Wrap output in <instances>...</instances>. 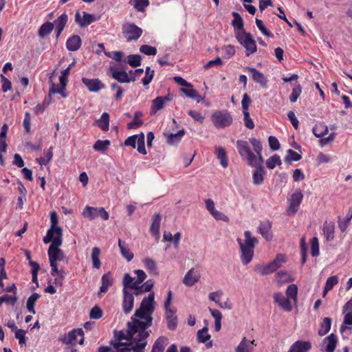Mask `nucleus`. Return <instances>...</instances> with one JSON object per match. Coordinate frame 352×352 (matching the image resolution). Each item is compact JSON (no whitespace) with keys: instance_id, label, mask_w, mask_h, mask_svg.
<instances>
[{"instance_id":"39448f33","label":"nucleus","mask_w":352,"mask_h":352,"mask_svg":"<svg viewBox=\"0 0 352 352\" xmlns=\"http://www.w3.org/2000/svg\"><path fill=\"white\" fill-rule=\"evenodd\" d=\"M122 34L126 38L127 42L137 41L142 35V28L133 23H126L122 25Z\"/></svg>"},{"instance_id":"72a5a7b5","label":"nucleus","mask_w":352,"mask_h":352,"mask_svg":"<svg viewBox=\"0 0 352 352\" xmlns=\"http://www.w3.org/2000/svg\"><path fill=\"white\" fill-rule=\"evenodd\" d=\"M97 126L103 131H107L109 128V115L104 112L100 118L96 121Z\"/></svg>"},{"instance_id":"864d4df0","label":"nucleus","mask_w":352,"mask_h":352,"mask_svg":"<svg viewBox=\"0 0 352 352\" xmlns=\"http://www.w3.org/2000/svg\"><path fill=\"white\" fill-rule=\"evenodd\" d=\"M280 164L281 160L277 154H274L266 161V166L270 169H274L276 165L280 166Z\"/></svg>"},{"instance_id":"6e6d98bb","label":"nucleus","mask_w":352,"mask_h":352,"mask_svg":"<svg viewBox=\"0 0 352 352\" xmlns=\"http://www.w3.org/2000/svg\"><path fill=\"white\" fill-rule=\"evenodd\" d=\"M122 283L124 286L123 289L125 290H128V289H131L134 285L136 284L135 281H134V278L128 273L124 274Z\"/></svg>"},{"instance_id":"1a4fd4ad","label":"nucleus","mask_w":352,"mask_h":352,"mask_svg":"<svg viewBox=\"0 0 352 352\" xmlns=\"http://www.w3.org/2000/svg\"><path fill=\"white\" fill-rule=\"evenodd\" d=\"M82 83L91 92H98L100 89L105 88V85L98 78H82Z\"/></svg>"},{"instance_id":"473e14b6","label":"nucleus","mask_w":352,"mask_h":352,"mask_svg":"<svg viewBox=\"0 0 352 352\" xmlns=\"http://www.w3.org/2000/svg\"><path fill=\"white\" fill-rule=\"evenodd\" d=\"M143 116L141 111H135L134 113L133 119L131 122L127 124L128 129H137L143 124V121L140 118Z\"/></svg>"},{"instance_id":"a18cd8bd","label":"nucleus","mask_w":352,"mask_h":352,"mask_svg":"<svg viewBox=\"0 0 352 352\" xmlns=\"http://www.w3.org/2000/svg\"><path fill=\"white\" fill-rule=\"evenodd\" d=\"M166 341V338L165 337L161 336L158 338L153 345L151 352H163L165 349Z\"/></svg>"},{"instance_id":"ea45409f","label":"nucleus","mask_w":352,"mask_h":352,"mask_svg":"<svg viewBox=\"0 0 352 352\" xmlns=\"http://www.w3.org/2000/svg\"><path fill=\"white\" fill-rule=\"evenodd\" d=\"M142 56L140 54H131L127 56V60H123L133 67L141 65Z\"/></svg>"},{"instance_id":"79ce46f5","label":"nucleus","mask_w":352,"mask_h":352,"mask_svg":"<svg viewBox=\"0 0 352 352\" xmlns=\"http://www.w3.org/2000/svg\"><path fill=\"white\" fill-rule=\"evenodd\" d=\"M276 270V267H274V265H273L272 262L269 263L265 265H258L256 268L258 272L260 273L261 275H267L272 274Z\"/></svg>"},{"instance_id":"0e129e2a","label":"nucleus","mask_w":352,"mask_h":352,"mask_svg":"<svg viewBox=\"0 0 352 352\" xmlns=\"http://www.w3.org/2000/svg\"><path fill=\"white\" fill-rule=\"evenodd\" d=\"M302 92V87L299 84H297L293 89L291 95L289 96V100L291 102H295L298 100Z\"/></svg>"},{"instance_id":"393cba45","label":"nucleus","mask_w":352,"mask_h":352,"mask_svg":"<svg viewBox=\"0 0 352 352\" xmlns=\"http://www.w3.org/2000/svg\"><path fill=\"white\" fill-rule=\"evenodd\" d=\"M214 154L217 158L219 160L221 165L223 168H227L228 162L225 148L222 146H216L214 148Z\"/></svg>"},{"instance_id":"9b49d317","label":"nucleus","mask_w":352,"mask_h":352,"mask_svg":"<svg viewBox=\"0 0 352 352\" xmlns=\"http://www.w3.org/2000/svg\"><path fill=\"white\" fill-rule=\"evenodd\" d=\"M245 69L252 74V80L255 82L258 83L263 88L267 87V79L263 73L254 67H246Z\"/></svg>"},{"instance_id":"3c124183","label":"nucleus","mask_w":352,"mask_h":352,"mask_svg":"<svg viewBox=\"0 0 352 352\" xmlns=\"http://www.w3.org/2000/svg\"><path fill=\"white\" fill-rule=\"evenodd\" d=\"M182 91L184 92L187 97L196 100L197 102H199L203 99L197 90L194 89L192 87L188 89L183 88L182 89Z\"/></svg>"},{"instance_id":"bf43d9fd","label":"nucleus","mask_w":352,"mask_h":352,"mask_svg":"<svg viewBox=\"0 0 352 352\" xmlns=\"http://www.w3.org/2000/svg\"><path fill=\"white\" fill-rule=\"evenodd\" d=\"M155 71L151 69L150 67H146L145 69V76L142 78V84L144 86L149 85L153 78Z\"/></svg>"},{"instance_id":"4be33fe9","label":"nucleus","mask_w":352,"mask_h":352,"mask_svg":"<svg viewBox=\"0 0 352 352\" xmlns=\"http://www.w3.org/2000/svg\"><path fill=\"white\" fill-rule=\"evenodd\" d=\"M252 172L253 184L259 186L263 183L264 176L266 175V170L264 167H254Z\"/></svg>"},{"instance_id":"cd10ccee","label":"nucleus","mask_w":352,"mask_h":352,"mask_svg":"<svg viewBox=\"0 0 352 352\" xmlns=\"http://www.w3.org/2000/svg\"><path fill=\"white\" fill-rule=\"evenodd\" d=\"M199 276L195 274L194 269L192 268L186 274L183 283L186 285L191 287L199 281Z\"/></svg>"},{"instance_id":"dca6fc26","label":"nucleus","mask_w":352,"mask_h":352,"mask_svg":"<svg viewBox=\"0 0 352 352\" xmlns=\"http://www.w3.org/2000/svg\"><path fill=\"white\" fill-rule=\"evenodd\" d=\"M50 263L58 264V261H65L67 263L68 259L62 250H47Z\"/></svg>"},{"instance_id":"a19ab883","label":"nucleus","mask_w":352,"mask_h":352,"mask_svg":"<svg viewBox=\"0 0 352 352\" xmlns=\"http://www.w3.org/2000/svg\"><path fill=\"white\" fill-rule=\"evenodd\" d=\"M312 131L316 137L322 138L328 133L329 130L327 126L320 123L313 128Z\"/></svg>"},{"instance_id":"603ef678","label":"nucleus","mask_w":352,"mask_h":352,"mask_svg":"<svg viewBox=\"0 0 352 352\" xmlns=\"http://www.w3.org/2000/svg\"><path fill=\"white\" fill-rule=\"evenodd\" d=\"M130 3L133 5L134 8L139 12H144L145 8L149 5L148 0H130Z\"/></svg>"},{"instance_id":"680f3d73","label":"nucleus","mask_w":352,"mask_h":352,"mask_svg":"<svg viewBox=\"0 0 352 352\" xmlns=\"http://www.w3.org/2000/svg\"><path fill=\"white\" fill-rule=\"evenodd\" d=\"M319 242L317 237H313L311 240V254L313 257L319 255Z\"/></svg>"},{"instance_id":"a878e982","label":"nucleus","mask_w":352,"mask_h":352,"mask_svg":"<svg viewBox=\"0 0 352 352\" xmlns=\"http://www.w3.org/2000/svg\"><path fill=\"white\" fill-rule=\"evenodd\" d=\"M254 340L250 341L243 338L235 349V352H252Z\"/></svg>"},{"instance_id":"f3484780","label":"nucleus","mask_w":352,"mask_h":352,"mask_svg":"<svg viewBox=\"0 0 352 352\" xmlns=\"http://www.w3.org/2000/svg\"><path fill=\"white\" fill-rule=\"evenodd\" d=\"M311 349L309 341L297 340L290 346L288 352H308Z\"/></svg>"},{"instance_id":"7ed1b4c3","label":"nucleus","mask_w":352,"mask_h":352,"mask_svg":"<svg viewBox=\"0 0 352 352\" xmlns=\"http://www.w3.org/2000/svg\"><path fill=\"white\" fill-rule=\"evenodd\" d=\"M244 236V241H243L241 238H237L236 241L239 245L241 252V262L243 265H246L252 261L254 255V249L258 243V241L256 237L252 236L250 231H245Z\"/></svg>"},{"instance_id":"2f4dec72","label":"nucleus","mask_w":352,"mask_h":352,"mask_svg":"<svg viewBox=\"0 0 352 352\" xmlns=\"http://www.w3.org/2000/svg\"><path fill=\"white\" fill-rule=\"evenodd\" d=\"M118 246L120 249L121 254L128 261H130L133 258V252H131L130 249L129 248L128 245L124 241H122L121 239H119Z\"/></svg>"},{"instance_id":"4468645a","label":"nucleus","mask_w":352,"mask_h":352,"mask_svg":"<svg viewBox=\"0 0 352 352\" xmlns=\"http://www.w3.org/2000/svg\"><path fill=\"white\" fill-rule=\"evenodd\" d=\"M111 76L121 83H129L135 81V77L133 76H129L128 74L124 70H118L115 69L112 71Z\"/></svg>"},{"instance_id":"58836bf2","label":"nucleus","mask_w":352,"mask_h":352,"mask_svg":"<svg viewBox=\"0 0 352 352\" xmlns=\"http://www.w3.org/2000/svg\"><path fill=\"white\" fill-rule=\"evenodd\" d=\"M110 144H111V142L108 140H98L94 144L93 148L96 151H99L102 153H104L106 152V151L107 150V148H109V146H110Z\"/></svg>"},{"instance_id":"f03ea898","label":"nucleus","mask_w":352,"mask_h":352,"mask_svg":"<svg viewBox=\"0 0 352 352\" xmlns=\"http://www.w3.org/2000/svg\"><path fill=\"white\" fill-rule=\"evenodd\" d=\"M252 144L254 154L250 149L249 144L245 140L236 141V148L243 160L247 161V164L251 167H263L264 158L262 155L263 145L259 140L251 138L249 140Z\"/></svg>"},{"instance_id":"423d86ee","label":"nucleus","mask_w":352,"mask_h":352,"mask_svg":"<svg viewBox=\"0 0 352 352\" xmlns=\"http://www.w3.org/2000/svg\"><path fill=\"white\" fill-rule=\"evenodd\" d=\"M236 38L245 48L247 56L256 52V41L253 39L250 33L245 32V34H238Z\"/></svg>"},{"instance_id":"a211bd4d","label":"nucleus","mask_w":352,"mask_h":352,"mask_svg":"<svg viewBox=\"0 0 352 352\" xmlns=\"http://www.w3.org/2000/svg\"><path fill=\"white\" fill-rule=\"evenodd\" d=\"M184 135L185 130L184 129L179 130L176 133H172L170 132L164 133V135L166 138V142L169 145H175L178 144Z\"/></svg>"},{"instance_id":"b1692460","label":"nucleus","mask_w":352,"mask_h":352,"mask_svg":"<svg viewBox=\"0 0 352 352\" xmlns=\"http://www.w3.org/2000/svg\"><path fill=\"white\" fill-rule=\"evenodd\" d=\"M323 342H327L324 348L326 352H334L338 343L337 337L334 333H331L324 339Z\"/></svg>"},{"instance_id":"4d7b16f0","label":"nucleus","mask_w":352,"mask_h":352,"mask_svg":"<svg viewBox=\"0 0 352 352\" xmlns=\"http://www.w3.org/2000/svg\"><path fill=\"white\" fill-rule=\"evenodd\" d=\"M139 136L140 138L138 139L137 144L138 151L142 155H146V150L145 148V136L144 133L141 132Z\"/></svg>"},{"instance_id":"5fc2aeb1","label":"nucleus","mask_w":352,"mask_h":352,"mask_svg":"<svg viewBox=\"0 0 352 352\" xmlns=\"http://www.w3.org/2000/svg\"><path fill=\"white\" fill-rule=\"evenodd\" d=\"M65 88L66 87L62 89V86L58 87L54 82L51 81L49 94L51 95L52 94H59L62 96V97L66 98L67 96V94L65 93Z\"/></svg>"},{"instance_id":"09e8293b","label":"nucleus","mask_w":352,"mask_h":352,"mask_svg":"<svg viewBox=\"0 0 352 352\" xmlns=\"http://www.w3.org/2000/svg\"><path fill=\"white\" fill-rule=\"evenodd\" d=\"M208 329L207 327L199 329L197 333V339L199 343H205L210 338V335L208 333Z\"/></svg>"},{"instance_id":"9d476101","label":"nucleus","mask_w":352,"mask_h":352,"mask_svg":"<svg viewBox=\"0 0 352 352\" xmlns=\"http://www.w3.org/2000/svg\"><path fill=\"white\" fill-rule=\"evenodd\" d=\"M82 15L83 16L82 18L79 12H76L75 14V22L78 24L80 28H85L96 21V18L94 14L83 11Z\"/></svg>"},{"instance_id":"bb28decb","label":"nucleus","mask_w":352,"mask_h":352,"mask_svg":"<svg viewBox=\"0 0 352 352\" xmlns=\"http://www.w3.org/2000/svg\"><path fill=\"white\" fill-rule=\"evenodd\" d=\"M102 285L100 287V292L98 295H100L102 293H106L108 291L109 287L113 285V280L111 278L110 272L104 274L101 278Z\"/></svg>"},{"instance_id":"13d9d810","label":"nucleus","mask_w":352,"mask_h":352,"mask_svg":"<svg viewBox=\"0 0 352 352\" xmlns=\"http://www.w3.org/2000/svg\"><path fill=\"white\" fill-rule=\"evenodd\" d=\"M17 300L18 296L3 294L2 296L0 297V307H1L2 304L3 302H6L11 305H14Z\"/></svg>"},{"instance_id":"aec40b11","label":"nucleus","mask_w":352,"mask_h":352,"mask_svg":"<svg viewBox=\"0 0 352 352\" xmlns=\"http://www.w3.org/2000/svg\"><path fill=\"white\" fill-rule=\"evenodd\" d=\"M78 336H80V339L78 341V343L80 344H82L84 343V332L82 329H73V330L70 331L68 333L67 340L65 341V342L66 344H72L75 342Z\"/></svg>"},{"instance_id":"5701e85b","label":"nucleus","mask_w":352,"mask_h":352,"mask_svg":"<svg viewBox=\"0 0 352 352\" xmlns=\"http://www.w3.org/2000/svg\"><path fill=\"white\" fill-rule=\"evenodd\" d=\"M271 228H272V223L269 221L261 222L258 227L259 233L267 241H270L272 239V235L270 233Z\"/></svg>"},{"instance_id":"f257e3e1","label":"nucleus","mask_w":352,"mask_h":352,"mask_svg":"<svg viewBox=\"0 0 352 352\" xmlns=\"http://www.w3.org/2000/svg\"><path fill=\"white\" fill-rule=\"evenodd\" d=\"M155 294L151 292L147 297H144L141 302L140 307L135 310L134 314L129 322V326L140 329L143 336L149 337L151 331L147 330L152 325V314L155 311ZM141 337L142 336L140 335Z\"/></svg>"},{"instance_id":"4c0bfd02","label":"nucleus","mask_w":352,"mask_h":352,"mask_svg":"<svg viewBox=\"0 0 352 352\" xmlns=\"http://www.w3.org/2000/svg\"><path fill=\"white\" fill-rule=\"evenodd\" d=\"M40 298L38 293H33L27 300L26 307L28 311L32 314H35L34 305L36 300Z\"/></svg>"},{"instance_id":"6e6552de","label":"nucleus","mask_w":352,"mask_h":352,"mask_svg":"<svg viewBox=\"0 0 352 352\" xmlns=\"http://www.w3.org/2000/svg\"><path fill=\"white\" fill-rule=\"evenodd\" d=\"M302 198L303 195L300 190H298L292 194L291 198L289 199V206L287 210L289 214H295L296 213L302 202Z\"/></svg>"},{"instance_id":"c756f323","label":"nucleus","mask_w":352,"mask_h":352,"mask_svg":"<svg viewBox=\"0 0 352 352\" xmlns=\"http://www.w3.org/2000/svg\"><path fill=\"white\" fill-rule=\"evenodd\" d=\"M54 28L53 23L47 21L41 25L38 31V35L40 38H45L49 35Z\"/></svg>"},{"instance_id":"f8f14e48","label":"nucleus","mask_w":352,"mask_h":352,"mask_svg":"<svg viewBox=\"0 0 352 352\" xmlns=\"http://www.w3.org/2000/svg\"><path fill=\"white\" fill-rule=\"evenodd\" d=\"M232 15L234 17L232 25L234 30L235 36L236 37L238 34H245L246 32L244 29V22L241 15L236 12H233Z\"/></svg>"},{"instance_id":"37998d69","label":"nucleus","mask_w":352,"mask_h":352,"mask_svg":"<svg viewBox=\"0 0 352 352\" xmlns=\"http://www.w3.org/2000/svg\"><path fill=\"white\" fill-rule=\"evenodd\" d=\"M52 101V96L50 94L43 101L42 103L38 104L34 108V113L36 115L43 113L45 109L49 106Z\"/></svg>"},{"instance_id":"ddd939ff","label":"nucleus","mask_w":352,"mask_h":352,"mask_svg":"<svg viewBox=\"0 0 352 352\" xmlns=\"http://www.w3.org/2000/svg\"><path fill=\"white\" fill-rule=\"evenodd\" d=\"M134 305V296L132 293H130L129 290L123 289V301H122V308L124 314H129L133 308Z\"/></svg>"},{"instance_id":"f704fd0d","label":"nucleus","mask_w":352,"mask_h":352,"mask_svg":"<svg viewBox=\"0 0 352 352\" xmlns=\"http://www.w3.org/2000/svg\"><path fill=\"white\" fill-rule=\"evenodd\" d=\"M352 219V207L349 208L345 218L341 220L340 217L338 219V227L341 232H344L348 228L351 219Z\"/></svg>"},{"instance_id":"e2e57ef3","label":"nucleus","mask_w":352,"mask_h":352,"mask_svg":"<svg viewBox=\"0 0 352 352\" xmlns=\"http://www.w3.org/2000/svg\"><path fill=\"white\" fill-rule=\"evenodd\" d=\"M255 22L257 28L265 36L270 38L274 37V34L265 28L263 21L261 19H256Z\"/></svg>"},{"instance_id":"de8ad7c7","label":"nucleus","mask_w":352,"mask_h":352,"mask_svg":"<svg viewBox=\"0 0 352 352\" xmlns=\"http://www.w3.org/2000/svg\"><path fill=\"white\" fill-rule=\"evenodd\" d=\"M51 245H50L48 250H60L59 247L62 245L63 243V230H58V236H56L53 241H51Z\"/></svg>"},{"instance_id":"2eb2a0df","label":"nucleus","mask_w":352,"mask_h":352,"mask_svg":"<svg viewBox=\"0 0 352 352\" xmlns=\"http://www.w3.org/2000/svg\"><path fill=\"white\" fill-rule=\"evenodd\" d=\"M274 302L277 303L279 307L286 311H291L292 305L290 300L286 298L284 295L280 292H277L274 294Z\"/></svg>"},{"instance_id":"7c9ffc66","label":"nucleus","mask_w":352,"mask_h":352,"mask_svg":"<svg viewBox=\"0 0 352 352\" xmlns=\"http://www.w3.org/2000/svg\"><path fill=\"white\" fill-rule=\"evenodd\" d=\"M152 222L150 228L151 233L154 235H159L160 227L161 223V216L160 214H155L152 217Z\"/></svg>"},{"instance_id":"338daca9","label":"nucleus","mask_w":352,"mask_h":352,"mask_svg":"<svg viewBox=\"0 0 352 352\" xmlns=\"http://www.w3.org/2000/svg\"><path fill=\"white\" fill-rule=\"evenodd\" d=\"M140 52L148 55V56H155L157 54V49L155 47L148 45H142L140 47Z\"/></svg>"},{"instance_id":"c03bdc74","label":"nucleus","mask_w":352,"mask_h":352,"mask_svg":"<svg viewBox=\"0 0 352 352\" xmlns=\"http://www.w3.org/2000/svg\"><path fill=\"white\" fill-rule=\"evenodd\" d=\"M68 21V15L66 13H63L54 21V25L55 29L64 30Z\"/></svg>"},{"instance_id":"6ab92c4d","label":"nucleus","mask_w":352,"mask_h":352,"mask_svg":"<svg viewBox=\"0 0 352 352\" xmlns=\"http://www.w3.org/2000/svg\"><path fill=\"white\" fill-rule=\"evenodd\" d=\"M82 45L81 38L76 34L69 37L66 41V47L69 51L75 52L78 50Z\"/></svg>"},{"instance_id":"052dcab7","label":"nucleus","mask_w":352,"mask_h":352,"mask_svg":"<svg viewBox=\"0 0 352 352\" xmlns=\"http://www.w3.org/2000/svg\"><path fill=\"white\" fill-rule=\"evenodd\" d=\"M50 222L51 226L50 228V232H51L53 229L56 230V231H58V230H62L60 227L58 226V217L55 211L51 212L50 213Z\"/></svg>"},{"instance_id":"69168bd1","label":"nucleus","mask_w":352,"mask_h":352,"mask_svg":"<svg viewBox=\"0 0 352 352\" xmlns=\"http://www.w3.org/2000/svg\"><path fill=\"white\" fill-rule=\"evenodd\" d=\"M298 294V287L296 285H289L286 289V295L291 299L296 300Z\"/></svg>"},{"instance_id":"0eeeda50","label":"nucleus","mask_w":352,"mask_h":352,"mask_svg":"<svg viewBox=\"0 0 352 352\" xmlns=\"http://www.w3.org/2000/svg\"><path fill=\"white\" fill-rule=\"evenodd\" d=\"M82 214L90 220L96 217H101L103 220H107L109 217L104 208H94L88 206L85 208Z\"/></svg>"},{"instance_id":"c85d7f7f","label":"nucleus","mask_w":352,"mask_h":352,"mask_svg":"<svg viewBox=\"0 0 352 352\" xmlns=\"http://www.w3.org/2000/svg\"><path fill=\"white\" fill-rule=\"evenodd\" d=\"M335 224L333 222L325 221L323 225V232L328 241L334 239Z\"/></svg>"},{"instance_id":"49530a36","label":"nucleus","mask_w":352,"mask_h":352,"mask_svg":"<svg viewBox=\"0 0 352 352\" xmlns=\"http://www.w3.org/2000/svg\"><path fill=\"white\" fill-rule=\"evenodd\" d=\"M302 159L301 155L298 154L292 149H288L287 151V155L285 156L284 161L285 163L290 164L292 161H299Z\"/></svg>"},{"instance_id":"c9c22d12","label":"nucleus","mask_w":352,"mask_h":352,"mask_svg":"<svg viewBox=\"0 0 352 352\" xmlns=\"http://www.w3.org/2000/svg\"><path fill=\"white\" fill-rule=\"evenodd\" d=\"M332 320L331 318L325 317L322 320V322L320 324V328L318 330V335L323 336L326 335L331 329Z\"/></svg>"},{"instance_id":"774afa93","label":"nucleus","mask_w":352,"mask_h":352,"mask_svg":"<svg viewBox=\"0 0 352 352\" xmlns=\"http://www.w3.org/2000/svg\"><path fill=\"white\" fill-rule=\"evenodd\" d=\"M164 106V103L163 102L162 96H158L153 100L151 111H153V113H155L157 110L163 109Z\"/></svg>"},{"instance_id":"8fccbe9b","label":"nucleus","mask_w":352,"mask_h":352,"mask_svg":"<svg viewBox=\"0 0 352 352\" xmlns=\"http://www.w3.org/2000/svg\"><path fill=\"white\" fill-rule=\"evenodd\" d=\"M143 263L150 273L157 274V268L156 262L151 258L147 257L143 260Z\"/></svg>"},{"instance_id":"20e7f679","label":"nucleus","mask_w":352,"mask_h":352,"mask_svg":"<svg viewBox=\"0 0 352 352\" xmlns=\"http://www.w3.org/2000/svg\"><path fill=\"white\" fill-rule=\"evenodd\" d=\"M211 120L217 128H226L230 126L233 119L227 110L217 111L211 116Z\"/></svg>"},{"instance_id":"412c9836","label":"nucleus","mask_w":352,"mask_h":352,"mask_svg":"<svg viewBox=\"0 0 352 352\" xmlns=\"http://www.w3.org/2000/svg\"><path fill=\"white\" fill-rule=\"evenodd\" d=\"M176 311L174 309L166 310V319L167 327L169 330H175L177 327V317L175 315Z\"/></svg>"},{"instance_id":"e433bc0d","label":"nucleus","mask_w":352,"mask_h":352,"mask_svg":"<svg viewBox=\"0 0 352 352\" xmlns=\"http://www.w3.org/2000/svg\"><path fill=\"white\" fill-rule=\"evenodd\" d=\"M100 249L98 247H95L92 249L91 258L92 261L93 267L99 269L101 266V262L100 260Z\"/></svg>"}]
</instances>
